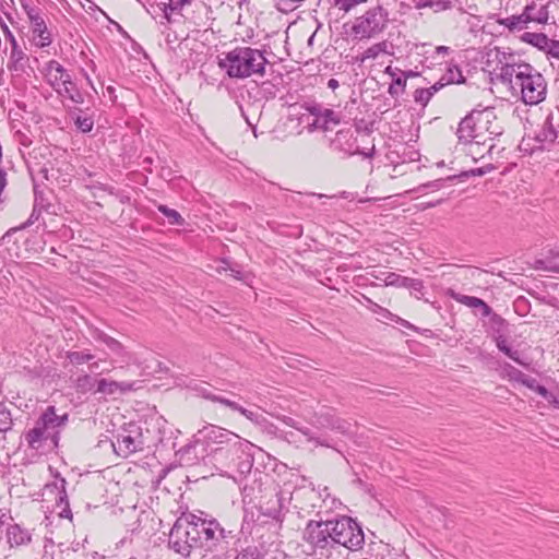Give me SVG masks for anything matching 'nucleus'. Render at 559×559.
<instances>
[{
	"mask_svg": "<svg viewBox=\"0 0 559 559\" xmlns=\"http://www.w3.org/2000/svg\"><path fill=\"white\" fill-rule=\"evenodd\" d=\"M235 538L234 531L224 528L216 519L183 512L170 530L168 546L183 558H188L193 548H200L203 557L226 559Z\"/></svg>",
	"mask_w": 559,
	"mask_h": 559,
	"instance_id": "obj_1",
	"label": "nucleus"
},
{
	"mask_svg": "<svg viewBox=\"0 0 559 559\" xmlns=\"http://www.w3.org/2000/svg\"><path fill=\"white\" fill-rule=\"evenodd\" d=\"M305 552L312 559H344L342 548L356 551L365 545L361 526L343 515L333 520H310L302 532Z\"/></svg>",
	"mask_w": 559,
	"mask_h": 559,
	"instance_id": "obj_2",
	"label": "nucleus"
},
{
	"mask_svg": "<svg viewBox=\"0 0 559 559\" xmlns=\"http://www.w3.org/2000/svg\"><path fill=\"white\" fill-rule=\"evenodd\" d=\"M502 133L503 128L492 107L473 109L461 120L456 131L461 143L476 145H486L489 143L488 152H491L495 146L491 143L493 139Z\"/></svg>",
	"mask_w": 559,
	"mask_h": 559,
	"instance_id": "obj_3",
	"label": "nucleus"
},
{
	"mask_svg": "<svg viewBox=\"0 0 559 559\" xmlns=\"http://www.w3.org/2000/svg\"><path fill=\"white\" fill-rule=\"evenodd\" d=\"M68 414L57 415L55 406H48L35 426L24 433L28 448L36 451H49L58 447L60 428L68 421Z\"/></svg>",
	"mask_w": 559,
	"mask_h": 559,
	"instance_id": "obj_4",
	"label": "nucleus"
},
{
	"mask_svg": "<svg viewBox=\"0 0 559 559\" xmlns=\"http://www.w3.org/2000/svg\"><path fill=\"white\" fill-rule=\"evenodd\" d=\"M267 60L264 53L251 47H236L219 58L218 66L231 79H245L254 74L263 75Z\"/></svg>",
	"mask_w": 559,
	"mask_h": 559,
	"instance_id": "obj_5",
	"label": "nucleus"
},
{
	"mask_svg": "<svg viewBox=\"0 0 559 559\" xmlns=\"http://www.w3.org/2000/svg\"><path fill=\"white\" fill-rule=\"evenodd\" d=\"M224 452H218L217 460L214 462L217 468L228 473L237 472L241 475L250 473L253 466V455L251 453L253 444L237 436L226 445Z\"/></svg>",
	"mask_w": 559,
	"mask_h": 559,
	"instance_id": "obj_6",
	"label": "nucleus"
},
{
	"mask_svg": "<svg viewBox=\"0 0 559 559\" xmlns=\"http://www.w3.org/2000/svg\"><path fill=\"white\" fill-rule=\"evenodd\" d=\"M389 22V12L382 5H376L356 17L352 33L359 39H367L382 33Z\"/></svg>",
	"mask_w": 559,
	"mask_h": 559,
	"instance_id": "obj_7",
	"label": "nucleus"
},
{
	"mask_svg": "<svg viewBox=\"0 0 559 559\" xmlns=\"http://www.w3.org/2000/svg\"><path fill=\"white\" fill-rule=\"evenodd\" d=\"M22 8L29 23L34 45L39 48L49 46L52 35L47 27V12L32 0L23 1Z\"/></svg>",
	"mask_w": 559,
	"mask_h": 559,
	"instance_id": "obj_8",
	"label": "nucleus"
},
{
	"mask_svg": "<svg viewBox=\"0 0 559 559\" xmlns=\"http://www.w3.org/2000/svg\"><path fill=\"white\" fill-rule=\"evenodd\" d=\"M521 90V99L526 105H537L546 98L547 83L545 78L532 66L528 67L518 84Z\"/></svg>",
	"mask_w": 559,
	"mask_h": 559,
	"instance_id": "obj_9",
	"label": "nucleus"
},
{
	"mask_svg": "<svg viewBox=\"0 0 559 559\" xmlns=\"http://www.w3.org/2000/svg\"><path fill=\"white\" fill-rule=\"evenodd\" d=\"M558 136L559 134L552 123V119L548 117L534 138L522 140L520 148L530 154H533L535 151H550Z\"/></svg>",
	"mask_w": 559,
	"mask_h": 559,
	"instance_id": "obj_10",
	"label": "nucleus"
},
{
	"mask_svg": "<svg viewBox=\"0 0 559 559\" xmlns=\"http://www.w3.org/2000/svg\"><path fill=\"white\" fill-rule=\"evenodd\" d=\"M143 438L141 428L135 424H129L116 437V442H112L116 453L120 456L127 457L132 453L143 449Z\"/></svg>",
	"mask_w": 559,
	"mask_h": 559,
	"instance_id": "obj_11",
	"label": "nucleus"
},
{
	"mask_svg": "<svg viewBox=\"0 0 559 559\" xmlns=\"http://www.w3.org/2000/svg\"><path fill=\"white\" fill-rule=\"evenodd\" d=\"M489 317L491 322V329L493 331L492 338L497 348L506 356H508L510 359H512L514 362L523 367H527L528 364L521 359L520 352L518 349H513L508 343V338L504 334L506 328L508 325L507 321L501 316L493 312H491V316Z\"/></svg>",
	"mask_w": 559,
	"mask_h": 559,
	"instance_id": "obj_12",
	"label": "nucleus"
},
{
	"mask_svg": "<svg viewBox=\"0 0 559 559\" xmlns=\"http://www.w3.org/2000/svg\"><path fill=\"white\" fill-rule=\"evenodd\" d=\"M67 480L62 477L56 476V479L45 485L43 496L46 498H53L56 501L58 515L63 519H72V512L69 506L68 495L66 490Z\"/></svg>",
	"mask_w": 559,
	"mask_h": 559,
	"instance_id": "obj_13",
	"label": "nucleus"
},
{
	"mask_svg": "<svg viewBox=\"0 0 559 559\" xmlns=\"http://www.w3.org/2000/svg\"><path fill=\"white\" fill-rule=\"evenodd\" d=\"M199 437L203 440L206 450L210 451L218 443L224 442L227 445L231 439H235L238 435L227 430L225 428L209 425L198 431Z\"/></svg>",
	"mask_w": 559,
	"mask_h": 559,
	"instance_id": "obj_14",
	"label": "nucleus"
},
{
	"mask_svg": "<svg viewBox=\"0 0 559 559\" xmlns=\"http://www.w3.org/2000/svg\"><path fill=\"white\" fill-rule=\"evenodd\" d=\"M4 36L11 44V52L8 62V70L12 72H24L28 62V57L19 46L14 35L10 32L8 26L3 27Z\"/></svg>",
	"mask_w": 559,
	"mask_h": 559,
	"instance_id": "obj_15",
	"label": "nucleus"
},
{
	"mask_svg": "<svg viewBox=\"0 0 559 559\" xmlns=\"http://www.w3.org/2000/svg\"><path fill=\"white\" fill-rule=\"evenodd\" d=\"M416 10L430 9L433 13L463 11L464 0H412Z\"/></svg>",
	"mask_w": 559,
	"mask_h": 559,
	"instance_id": "obj_16",
	"label": "nucleus"
},
{
	"mask_svg": "<svg viewBox=\"0 0 559 559\" xmlns=\"http://www.w3.org/2000/svg\"><path fill=\"white\" fill-rule=\"evenodd\" d=\"M356 140L353 136L352 131L348 130H340L336 132L335 136L331 140L330 146L333 151L343 153L345 155H354L358 152V147H356Z\"/></svg>",
	"mask_w": 559,
	"mask_h": 559,
	"instance_id": "obj_17",
	"label": "nucleus"
},
{
	"mask_svg": "<svg viewBox=\"0 0 559 559\" xmlns=\"http://www.w3.org/2000/svg\"><path fill=\"white\" fill-rule=\"evenodd\" d=\"M138 389L136 382H127V381H114L102 378L97 381V388L95 393H100L104 395H115L126 394L127 392H131Z\"/></svg>",
	"mask_w": 559,
	"mask_h": 559,
	"instance_id": "obj_18",
	"label": "nucleus"
},
{
	"mask_svg": "<svg viewBox=\"0 0 559 559\" xmlns=\"http://www.w3.org/2000/svg\"><path fill=\"white\" fill-rule=\"evenodd\" d=\"M549 1L532 0L524 7L530 23L547 24L549 20Z\"/></svg>",
	"mask_w": 559,
	"mask_h": 559,
	"instance_id": "obj_19",
	"label": "nucleus"
},
{
	"mask_svg": "<svg viewBox=\"0 0 559 559\" xmlns=\"http://www.w3.org/2000/svg\"><path fill=\"white\" fill-rule=\"evenodd\" d=\"M528 63H506L501 67L500 80L502 83H509L513 87L518 86L522 75L528 70Z\"/></svg>",
	"mask_w": 559,
	"mask_h": 559,
	"instance_id": "obj_20",
	"label": "nucleus"
},
{
	"mask_svg": "<svg viewBox=\"0 0 559 559\" xmlns=\"http://www.w3.org/2000/svg\"><path fill=\"white\" fill-rule=\"evenodd\" d=\"M447 295L466 307L480 309L481 317L491 316L492 309L478 297L462 295L453 289H448Z\"/></svg>",
	"mask_w": 559,
	"mask_h": 559,
	"instance_id": "obj_21",
	"label": "nucleus"
},
{
	"mask_svg": "<svg viewBox=\"0 0 559 559\" xmlns=\"http://www.w3.org/2000/svg\"><path fill=\"white\" fill-rule=\"evenodd\" d=\"M63 66L56 60H50L44 68V75L47 79L49 85L59 94L63 95L60 87V81L62 79Z\"/></svg>",
	"mask_w": 559,
	"mask_h": 559,
	"instance_id": "obj_22",
	"label": "nucleus"
},
{
	"mask_svg": "<svg viewBox=\"0 0 559 559\" xmlns=\"http://www.w3.org/2000/svg\"><path fill=\"white\" fill-rule=\"evenodd\" d=\"M341 123V115L333 109L326 108L318 119L309 126V130L321 129L328 131Z\"/></svg>",
	"mask_w": 559,
	"mask_h": 559,
	"instance_id": "obj_23",
	"label": "nucleus"
},
{
	"mask_svg": "<svg viewBox=\"0 0 559 559\" xmlns=\"http://www.w3.org/2000/svg\"><path fill=\"white\" fill-rule=\"evenodd\" d=\"M93 336L96 341L104 343L115 355L121 357L124 360L130 359L129 353L118 340L109 336L100 330H96Z\"/></svg>",
	"mask_w": 559,
	"mask_h": 559,
	"instance_id": "obj_24",
	"label": "nucleus"
},
{
	"mask_svg": "<svg viewBox=\"0 0 559 559\" xmlns=\"http://www.w3.org/2000/svg\"><path fill=\"white\" fill-rule=\"evenodd\" d=\"M7 537L11 546L27 545L32 540L29 531L19 524H12L7 528Z\"/></svg>",
	"mask_w": 559,
	"mask_h": 559,
	"instance_id": "obj_25",
	"label": "nucleus"
},
{
	"mask_svg": "<svg viewBox=\"0 0 559 559\" xmlns=\"http://www.w3.org/2000/svg\"><path fill=\"white\" fill-rule=\"evenodd\" d=\"M316 424L321 427L338 430L342 433L347 432L349 428V424L347 421L335 418L330 412L316 414Z\"/></svg>",
	"mask_w": 559,
	"mask_h": 559,
	"instance_id": "obj_26",
	"label": "nucleus"
},
{
	"mask_svg": "<svg viewBox=\"0 0 559 559\" xmlns=\"http://www.w3.org/2000/svg\"><path fill=\"white\" fill-rule=\"evenodd\" d=\"M384 73L392 78V83L388 90L389 94L392 97H397L401 93L404 92L406 87V80L401 74V69L388 66L384 70Z\"/></svg>",
	"mask_w": 559,
	"mask_h": 559,
	"instance_id": "obj_27",
	"label": "nucleus"
},
{
	"mask_svg": "<svg viewBox=\"0 0 559 559\" xmlns=\"http://www.w3.org/2000/svg\"><path fill=\"white\" fill-rule=\"evenodd\" d=\"M83 110L79 107H73L69 110V116L72 119L78 130L83 133H88L93 130L94 119L91 116H82Z\"/></svg>",
	"mask_w": 559,
	"mask_h": 559,
	"instance_id": "obj_28",
	"label": "nucleus"
},
{
	"mask_svg": "<svg viewBox=\"0 0 559 559\" xmlns=\"http://www.w3.org/2000/svg\"><path fill=\"white\" fill-rule=\"evenodd\" d=\"M497 22L499 25L504 26L510 32H520L524 28H527L530 24V20L526 19L525 10H523L521 14L499 19Z\"/></svg>",
	"mask_w": 559,
	"mask_h": 559,
	"instance_id": "obj_29",
	"label": "nucleus"
},
{
	"mask_svg": "<svg viewBox=\"0 0 559 559\" xmlns=\"http://www.w3.org/2000/svg\"><path fill=\"white\" fill-rule=\"evenodd\" d=\"M535 269L559 273V251H550L545 258L536 260Z\"/></svg>",
	"mask_w": 559,
	"mask_h": 559,
	"instance_id": "obj_30",
	"label": "nucleus"
},
{
	"mask_svg": "<svg viewBox=\"0 0 559 559\" xmlns=\"http://www.w3.org/2000/svg\"><path fill=\"white\" fill-rule=\"evenodd\" d=\"M97 381L95 378H93L91 374H82L79 376L75 380L74 388L78 393L86 394L90 392L95 393V386L97 388Z\"/></svg>",
	"mask_w": 559,
	"mask_h": 559,
	"instance_id": "obj_31",
	"label": "nucleus"
},
{
	"mask_svg": "<svg viewBox=\"0 0 559 559\" xmlns=\"http://www.w3.org/2000/svg\"><path fill=\"white\" fill-rule=\"evenodd\" d=\"M522 40L537 47L538 49L545 51L547 45H549L550 38L543 33H530L526 32L522 35Z\"/></svg>",
	"mask_w": 559,
	"mask_h": 559,
	"instance_id": "obj_32",
	"label": "nucleus"
},
{
	"mask_svg": "<svg viewBox=\"0 0 559 559\" xmlns=\"http://www.w3.org/2000/svg\"><path fill=\"white\" fill-rule=\"evenodd\" d=\"M373 306H374V309L372 311L376 313H379L383 319L394 321L396 323H400L404 328L415 330V326L412 323H409L408 321L400 318L399 316L390 312L388 309H384L377 304H373Z\"/></svg>",
	"mask_w": 559,
	"mask_h": 559,
	"instance_id": "obj_33",
	"label": "nucleus"
},
{
	"mask_svg": "<svg viewBox=\"0 0 559 559\" xmlns=\"http://www.w3.org/2000/svg\"><path fill=\"white\" fill-rule=\"evenodd\" d=\"M283 423H284L285 425L289 426V427H293V428H295V429L299 430L304 436H306V437L308 438V440H309V441H314L317 444H320V445H326V447L329 445V444H328V443H325L324 441H320V440L318 439V437H316V436L311 432V430H310L309 428H301V427H299V426H298V423H297L294 418L285 416V417L283 418Z\"/></svg>",
	"mask_w": 559,
	"mask_h": 559,
	"instance_id": "obj_34",
	"label": "nucleus"
},
{
	"mask_svg": "<svg viewBox=\"0 0 559 559\" xmlns=\"http://www.w3.org/2000/svg\"><path fill=\"white\" fill-rule=\"evenodd\" d=\"M441 81L448 84H461L465 81L460 68L457 66H450L447 73L441 78Z\"/></svg>",
	"mask_w": 559,
	"mask_h": 559,
	"instance_id": "obj_35",
	"label": "nucleus"
},
{
	"mask_svg": "<svg viewBox=\"0 0 559 559\" xmlns=\"http://www.w3.org/2000/svg\"><path fill=\"white\" fill-rule=\"evenodd\" d=\"M157 210L163 215H165V217L168 219L169 224H171V225H179V226L183 225L185 219L179 214V212H177L176 210L170 209V207H168L167 205H164V204H159L157 206Z\"/></svg>",
	"mask_w": 559,
	"mask_h": 559,
	"instance_id": "obj_36",
	"label": "nucleus"
},
{
	"mask_svg": "<svg viewBox=\"0 0 559 559\" xmlns=\"http://www.w3.org/2000/svg\"><path fill=\"white\" fill-rule=\"evenodd\" d=\"M13 419L10 409L0 401V433L11 430Z\"/></svg>",
	"mask_w": 559,
	"mask_h": 559,
	"instance_id": "obj_37",
	"label": "nucleus"
},
{
	"mask_svg": "<svg viewBox=\"0 0 559 559\" xmlns=\"http://www.w3.org/2000/svg\"><path fill=\"white\" fill-rule=\"evenodd\" d=\"M269 504H271L270 507H267L264 511H263V514L269 516V518H272L273 520H276V521H282L281 516H282V503H281V498L276 495L274 497V499H271L269 501Z\"/></svg>",
	"mask_w": 559,
	"mask_h": 559,
	"instance_id": "obj_38",
	"label": "nucleus"
},
{
	"mask_svg": "<svg viewBox=\"0 0 559 559\" xmlns=\"http://www.w3.org/2000/svg\"><path fill=\"white\" fill-rule=\"evenodd\" d=\"M66 357L72 365H83L92 360L94 355L85 352H68Z\"/></svg>",
	"mask_w": 559,
	"mask_h": 559,
	"instance_id": "obj_39",
	"label": "nucleus"
},
{
	"mask_svg": "<svg viewBox=\"0 0 559 559\" xmlns=\"http://www.w3.org/2000/svg\"><path fill=\"white\" fill-rule=\"evenodd\" d=\"M509 368H510L509 376L511 379H513L518 382H521L522 384H524L527 388H533V384L535 383L534 378L526 376L521 370H519L510 365H509Z\"/></svg>",
	"mask_w": 559,
	"mask_h": 559,
	"instance_id": "obj_40",
	"label": "nucleus"
},
{
	"mask_svg": "<svg viewBox=\"0 0 559 559\" xmlns=\"http://www.w3.org/2000/svg\"><path fill=\"white\" fill-rule=\"evenodd\" d=\"M386 47V41L377 43L370 46L364 51L361 61H365L366 59H376L381 52H385Z\"/></svg>",
	"mask_w": 559,
	"mask_h": 559,
	"instance_id": "obj_41",
	"label": "nucleus"
},
{
	"mask_svg": "<svg viewBox=\"0 0 559 559\" xmlns=\"http://www.w3.org/2000/svg\"><path fill=\"white\" fill-rule=\"evenodd\" d=\"M405 288L408 289L411 295L417 299H420L424 296L425 286L421 280L409 277Z\"/></svg>",
	"mask_w": 559,
	"mask_h": 559,
	"instance_id": "obj_42",
	"label": "nucleus"
},
{
	"mask_svg": "<svg viewBox=\"0 0 559 559\" xmlns=\"http://www.w3.org/2000/svg\"><path fill=\"white\" fill-rule=\"evenodd\" d=\"M234 559H264L257 546H248L240 550Z\"/></svg>",
	"mask_w": 559,
	"mask_h": 559,
	"instance_id": "obj_43",
	"label": "nucleus"
},
{
	"mask_svg": "<svg viewBox=\"0 0 559 559\" xmlns=\"http://www.w3.org/2000/svg\"><path fill=\"white\" fill-rule=\"evenodd\" d=\"M408 280H409V277L402 276L396 273H389L384 278V283L386 286H395V287L405 288Z\"/></svg>",
	"mask_w": 559,
	"mask_h": 559,
	"instance_id": "obj_44",
	"label": "nucleus"
},
{
	"mask_svg": "<svg viewBox=\"0 0 559 559\" xmlns=\"http://www.w3.org/2000/svg\"><path fill=\"white\" fill-rule=\"evenodd\" d=\"M191 0H168L167 3H164V13L166 16L168 14L182 9L183 5L190 3Z\"/></svg>",
	"mask_w": 559,
	"mask_h": 559,
	"instance_id": "obj_45",
	"label": "nucleus"
},
{
	"mask_svg": "<svg viewBox=\"0 0 559 559\" xmlns=\"http://www.w3.org/2000/svg\"><path fill=\"white\" fill-rule=\"evenodd\" d=\"M430 99L431 92L427 91L426 88H417L414 92V100L424 107L429 103Z\"/></svg>",
	"mask_w": 559,
	"mask_h": 559,
	"instance_id": "obj_46",
	"label": "nucleus"
},
{
	"mask_svg": "<svg viewBox=\"0 0 559 559\" xmlns=\"http://www.w3.org/2000/svg\"><path fill=\"white\" fill-rule=\"evenodd\" d=\"M545 53L548 59H554L559 62V40L550 39L549 45H547V48L545 49Z\"/></svg>",
	"mask_w": 559,
	"mask_h": 559,
	"instance_id": "obj_47",
	"label": "nucleus"
},
{
	"mask_svg": "<svg viewBox=\"0 0 559 559\" xmlns=\"http://www.w3.org/2000/svg\"><path fill=\"white\" fill-rule=\"evenodd\" d=\"M366 1L367 0H335V5L344 12H349L353 8Z\"/></svg>",
	"mask_w": 559,
	"mask_h": 559,
	"instance_id": "obj_48",
	"label": "nucleus"
},
{
	"mask_svg": "<svg viewBox=\"0 0 559 559\" xmlns=\"http://www.w3.org/2000/svg\"><path fill=\"white\" fill-rule=\"evenodd\" d=\"M230 271V275L239 281H246V276L241 273L240 270L235 269L228 261L223 260L222 266H219L218 271Z\"/></svg>",
	"mask_w": 559,
	"mask_h": 559,
	"instance_id": "obj_49",
	"label": "nucleus"
},
{
	"mask_svg": "<svg viewBox=\"0 0 559 559\" xmlns=\"http://www.w3.org/2000/svg\"><path fill=\"white\" fill-rule=\"evenodd\" d=\"M305 109L314 117V119H318L322 111H324L326 108L323 107L321 104L318 103H307L305 105Z\"/></svg>",
	"mask_w": 559,
	"mask_h": 559,
	"instance_id": "obj_50",
	"label": "nucleus"
},
{
	"mask_svg": "<svg viewBox=\"0 0 559 559\" xmlns=\"http://www.w3.org/2000/svg\"><path fill=\"white\" fill-rule=\"evenodd\" d=\"M240 414L254 424H261L264 420L261 414L249 411L245 407L241 408Z\"/></svg>",
	"mask_w": 559,
	"mask_h": 559,
	"instance_id": "obj_51",
	"label": "nucleus"
},
{
	"mask_svg": "<svg viewBox=\"0 0 559 559\" xmlns=\"http://www.w3.org/2000/svg\"><path fill=\"white\" fill-rule=\"evenodd\" d=\"M203 396L206 399V400H210L212 402H215V403H219L226 407L229 406V404L231 403V400L229 399H226L224 396H219V395H216V394H212V393H204Z\"/></svg>",
	"mask_w": 559,
	"mask_h": 559,
	"instance_id": "obj_52",
	"label": "nucleus"
},
{
	"mask_svg": "<svg viewBox=\"0 0 559 559\" xmlns=\"http://www.w3.org/2000/svg\"><path fill=\"white\" fill-rule=\"evenodd\" d=\"M530 389L535 391L536 393H538L544 399L550 397V392L547 390V388L539 384L536 379H535V383L533 384V388H530Z\"/></svg>",
	"mask_w": 559,
	"mask_h": 559,
	"instance_id": "obj_53",
	"label": "nucleus"
},
{
	"mask_svg": "<svg viewBox=\"0 0 559 559\" xmlns=\"http://www.w3.org/2000/svg\"><path fill=\"white\" fill-rule=\"evenodd\" d=\"M441 187H442V179H438V180H433V181H429L427 183L420 185L416 190L418 192H421L427 188L440 189Z\"/></svg>",
	"mask_w": 559,
	"mask_h": 559,
	"instance_id": "obj_54",
	"label": "nucleus"
},
{
	"mask_svg": "<svg viewBox=\"0 0 559 559\" xmlns=\"http://www.w3.org/2000/svg\"><path fill=\"white\" fill-rule=\"evenodd\" d=\"M227 449L224 442L218 443L217 447H214L212 450L209 451L210 456L212 457L213 462L217 460V453L224 452V450Z\"/></svg>",
	"mask_w": 559,
	"mask_h": 559,
	"instance_id": "obj_55",
	"label": "nucleus"
},
{
	"mask_svg": "<svg viewBox=\"0 0 559 559\" xmlns=\"http://www.w3.org/2000/svg\"><path fill=\"white\" fill-rule=\"evenodd\" d=\"M70 100H72L75 104H82L84 102V97L82 93L75 88L70 93V97H68Z\"/></svg>",
	"mask_w": 559,
	"mask_h": 559,
	"instance_id": "obj_56",
	"label": "nucleus"
},
{
	"mask_svg": "<svg viewBox=\"0 0 559 559\" xmlns=\"http://www.w3.org/2000/svg\"><path fill=\"white\" fill-rule=\"evenodd\" d=\"M445 86V83H443L441 81V79L436 82L432 86H430L429 88H426L427 91L431 92V97L438 92L440 91L442 87Z\"/></svg>",
	"mask_w": 559,
	"mask_h": 559,
	"instance_id": "obj_57",
	"label": "nucleus"
},
{
	"mask_svg": "<svg viewBox=\"0 0 559 559\" xmlns=\"http://www.w3.org/2000/svg\"><path fill=\"white\" fill-rule=\"evenodd\" d=\"M75 88H76V86H75L74 83H72V85H70V84H62L61 85V90H62V93H63L62 96L70 97V93L72 91H74Z\"/></svg>",
	"mask_w": 559,
	"mask_h": 559,
	"instance_id": "obj_58",
	"label": "nucleus"
},
{
	"mask_svg": "<svg viewBox=\"0 0 559 559\" xmlns=\"http://www.w3.org/2000/svg\"><path fill=\"white\" fill-rule=\"evenodd\" d=\"M72 83H74L70 76V74L67 72V70L63 68V71H62V79L60 81V86L62 84H70L72 85Z\"/></svg>",
	"mask_w": 559,
	"mask_h": 559,
	"instance_id": "obj_59",
	"label": "nucleus"
},
{
	"mask_svg": "<svg viewBox=\"0 0 559 559\" xmlns=\"http://www.w3.org/2000/svg\"><path fill=\"white\" fill-rule=\"evenodd\" d=\"M449 51H450V47H448V46H438L436 48V53H438V55H447V53H449Z\"/></svg>",
	"mask_w": 559,
	"mask_h": 559,
	"instance_id": "obj_60",
	"label": "nucleus"
},
{
	"mask_svg": "<svg viewBox=\"0 0 559 559\" xmlns=\"http://www.w3.org/2000/svg\"><path fill=\"white\" fill-rule=\"evenodd\" d=\"M358 152H359L358 154H361V155H364V156H365V157H367V158H371V157L374 155V153H376V148H374V146H372V147L369 150V152H364V151H360V150L358 148Z\"/></svg>",
	"mask_w": 559,
	"mask_h": 559,
	"instance_id": "obj_61",
	"label": "nucleus"
},
{
	"mask_svg": "<svg viewBox=\"0 0 559 559\" xmlns=\"http://www.w3.org/2000/svg\"><path fill=\"white\" fill-rule=\"evenodd\" d=\"M338 81L336 79H330L328 81V87L331 88V90H336L338 87Z\"/></svg>",
	"mask_w": 559,
	"mask_h": 559,
	"instance_id": "obj_62",
	"label": "nucleus"
},
{
	"mask_svg": "<svg viewBox=\"0 0 559 559\" xmlns=\"http://www.w3.org/2000/svg\"><path fill=\"white\" fill-rule=\"evenodd\" d=\"M228 408H230L234 412L240 413L242 406L239 405L237 402L231 401V403L229 404Z\"/></svg>",
	"mask_w": 559,
	"mask_h": 559,
	"instance_id": "obj_63",
	"label": "nucleus"
},
{
	"mask_svg": "<svg viewBox=\"0 0 559 559\" xmlns=\"http://www.w3.org/2000/svg\"><path fill=\"white\" fill-rule=\"evenodd\" d=\"M550 404H554L557 408H559V401L557 397L550 393V397L546 399Z\"/></svg>",
	"mask_w": 559,
	"mask_h": 559,
	"instance_id": "obj_64",
	"label": "nucleus"
}]
</instances>
